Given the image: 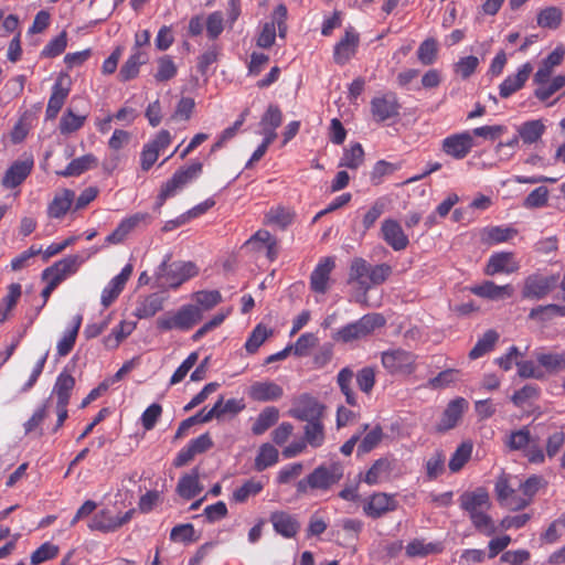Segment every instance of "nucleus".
<instances>
[{"mask_svg":"<svg viewBox=\"0 0 565 565\" xmlns=\"http://www.w3.org/2000/svg\"><path fill=\"white\" fill-rule=\"evenodd\" d=\"M343 477V466L340 462L320 465L306 478L296 484L299 497L307 494L310 490L328 491Z\"/></svg>","mask_w":565,"mask_h":565,"instance_id":"f257e3e1","label":"nucleus"},{"mask_svg":"<svg viewBox=\"0 0 565 565\" xmlns=\"http://www.w3.org/2000/svg\"><path fill=\"white\" fill-rule=\"evenodd\" d=\"M203 318L202 309L196 305H184L177 311H168L157 319V328L161 331L173 329L188 331Z\"/></svg>","mask_w":565,"mask_h":565,"instance_id":"f03ea898","label":"nucleus"},{"mask_svg":"<svg viewBox=\"0 0 565 565\" xmlns=\"http://www.w3.org/2000/svg\"><path fill=\"white\" fill-rule=\"evenodd\" d=\"M385 322V318L382 315L367 313L339 329L332 334V339L343 343L361 340L373 333L375 329L383 327Z\"/></svg>","mask_w":565,"mask_h":565,"instance_id":"7ed1b4c3","label":"nucleus"},{"mask_svg":"<svg viewBox=\"0 0 565 565\" xmlns=\"http://www.w3.org/2000/svg\"><path fill=\"white\" fill-rule=\"evenodd\" d=\"M170 255L158 267L157 279L161 286L168 285L178 288L182 282L198 274V268L192 262L169 263Z\"/></svg>","mask_w":565,"mask_h":565,"instance_id":"20e7f679","label":"nucleus"},{"mask_svg":"<svg viewBox=\"0 0 565 565\" xmlns=\"http://www.w3.org/2000/svg\"><path fill=\"white\" fill-rule=\"evenodd\" d=\"M203 164L194 161L186 167L178 169L171 179L163 184V196H173L179 190L195 180L202 172Z\"/></svg>","mask_w":565,"mask_h":565,"instance_id":"39448f33","label":"nucleus"},{"mask_svg":"<svg viewBox=\"0 0 565 565\" xmlns=\"http://www.w3.org/2000/svg\"><path fill=\"white\" fill-rule=\"evenodd\" d=\"M382 364L391 374H411L415 355L402 349L385 351L382 353Z\"/></svg>","mask_w":565,"mask_h":565,"instance_id":"423d86ee","label":"nucleus"},{"mask_svg":"<svg viewBox=\"0 0 565 565\" xmlns=\"http://www.w3.org/2000/svg\"><path fill=\"white\" fill-rule=\"evenodd\" d=\"M558 277L555 275H530L524 280L522 297L526 299H541L550 294L556 287Z\"/></svg>","mask_w":565,"mask_h":565,"instance_id":"0eeeda50","label":"nucleus"},{"mask_svg":"<svg viewBox=\"0 0 565 565\" xmlns=\"http://www.w3.org/2000/svg\"><path fill=\"white\" fill-rule=\"evenodd\" d=\"M399 109L401 105L396 94L393 92L375 96L371 100V114L377 122L398 117Z\"/></svg>","mask_w":565,"mask_h":565,"instance_id":"6e6552de","label":"nucleus"},{"mask_svg":"<svg viewBox=\"0 0 565 565\" xmlns=\"http://www.w3.org/2000/svg\"><path fill=\"white\" fill-rule=\"evenodd\" d=\"M473 146L472 135L465 131L446 137L441 142V151L456 160H461L468 156Z\"/></svg>","mask_w":565,"mask_h":565,"instance_id":"1a4fd4ad","label":"nucleus"},{"mask_svg":"<svg viewBox=\"0 0 565 565\" xmlns=\"http://www.w3.org/2000/svg\"><path fill=\"white\" fill-rule=\"evenodd\" d=\"M83 259L78 255L67 256L42 271V279L55 280L60 285L68 275L77 271Z\"/></svg>","mask_w":565,"mask_h":565,"instance_id":"9d476101","label":"nucleus"},{"mask_svg":"<svg viewBox=\"0 0 565 565\" xmlns=\"http://www.w3.org/2000/svg\"><path fill=\"white\" fill-rule=\"evenodd\" d=\"M398 507L394 495L379 492L372 494L363 507V512L372 518L380 519L388 512L395 511Z\"/></svg>","mask_w":565,"mask_h":565,"instance_id":"9b49d317","label":"nucleus"},{"mask_svg":"<svg viewBox=\"0 0 565 565\" xmlns=\"http://www.w3.org/2000/svg\"><path fill=\"white\" fill-rule=\"evenodd\" d=\"M460 508L472 515L491 508V501L488 491L484 488H477L473 491L463 492L460 498Z\"/></svg>","mask_w":565,"mask_h":565,"instance_id":"f8f14e48","label":"nucleus"},{"mask_svg":"<svg viewBox=\"0 0 565 565\" xmlns=\"http://www.w3.org/2000/svg\"><path fill=\"white\" fill-rule=\"evenodd\" d=\"M381 236L396 252L404 250L409 244L401 224L393 218H386L382 222Z\"/></svg>","mask_w":565,"mask_h":565,"instance_id":"ddd939ff","label":"nucleus"},{"mask_svg":"<svg viewBox=\"0 0 565 565\" xmlns=\"http://www.w3.org/2000/svg\"><path fill=\"white\" fill-rule=\"evenodd\" d=\"M151 222L149 213H136L124 218L116 230L106 237L108 244H119L125 241L127 235L140 225H147Z\"/></svg>","mask_w":565,"mask_h":565,"instance_id":"4468645a","label":"nucleus"},{"mask_svg":"<svg viewBox=\"0 0 565 565\" xmlns=\"http://www.w3.org/2000/svg\"><path fill=\"white\" fill-rule=\"evenodd\" d=\"M323 411L324 406L316 398L305 395L299 399L298 405L289 411V414L302 422H313L321 419Z\"/></svg>","mask_w":565,"mask_h":565,"instance_id":"2eb2a0df","label":"nucleus"},{"mask_svg":"<svg viewBox=\"0 0 565 565\" xmlns=\"http://www.w3.org/2000/svg\"><path fill=\"white\" fill-rule=\"evenodd\" d=\"M335 267L332 257H326L319 262L310 275V288L317 294H326L329 289L330 275Z\"/></svg>","mask_w":565,"mask_h":565,"instance_id":"dca6fc26","label":"nucleus"},{"mask_svg":"<svg viewBox=\"0 0 565 565\" xmlns=\"http://www.w3.org/2000/svg\"><path fill=\"white\" fill-rule=\"evenodd\" d=\"M359 42V34L352 26L348 28L344 36L334 46V62L339 65L345 64L355 54Z\"/></svg>","mask_w":565,"mask_h":565,"instance_id":"f3484780","label":"nucleus"},{"mask_svg":"<svg viewBox=\"0 0 565 565\" xmlns=\"http://www.w3.org/2000/svg\"><path fill=\"white\" fill-rule=\"evenodd\" d=\"M467 408L468 402L462 397H457L450 401L436 427L437 430L444 433L452 429L458 424Z\"/></svg>","mask_w":565,"mask_h":565,"instance_id":"a211bd4d","label":"nucleus"},{"mask_svg":"<svg viewBox=\"0 0 565 565\" xmlns=\"http://www.w3.org/2000/svg\"><path fill=\"white\" fill-rule=\"evenodd\" d=\"M132 265L127 264L120 271L119 275L114 277L109 284L104 288L102 294V305L107 308L109 307L124 290V287L132 274Z\"/></svg>","mask_w":565,"mask_h":565,"instance_id":"6ab92c4d","label":"nucleus"},{"mask_svg":"<svg viewBox=\"0 0 565 565\" xmlns=\"http://www.w3.org/2000/svg\"><path fill=\"white\" fill-rule=\"evenodd\" d=\"M33 164L34 161L31 157L13 162L2 179L3 186L13 189L20 185L31 173Z\"/></svg>","mask_w":565,"mask_h":565,"instance_id":"aec40b11","label":"nucleus"},{"mask_svg":"<svg viewBox=\"0 0 565 565\" xmlns=\"http://www.w3.org/2000/svg\"><path fill=\"white\" fill-rule=\"evenodd\" d=\"M269 520L274 530L286 539L295 537L300 530V523L296 516L285 511L273 512Z\"/></svg>","mask_w":565,"mask_h":565,"instance_id":"412c9836","label":"nucleus"},{"mask_svg":"<svg viewBox=\"0 0 565 565\" xmlns=\"http://www.w3.org/2000/svg\"><path fill=\"white\" fill-rule=\"evenodd\" d=\"M282 394V387L271 381L255 382L248 388L249 398L256 402L277 401Z\"/></svg>","mask_w":565,"mask_h":565,"instance_id":"4be33fe9","label":"nucleus"},{"mask_svg":"<svg viewBox=\"0 0 565 565\" xmlns=\"http://www.w3.org/2000/svg\"><path fill=\"white\" fill-rule=\"evenodd\" d=\"M519 269L513 253L502 252L493 254L487 264L484 273L493 276L499 273L512 274Z\"/></svg>","mask_w":565,"mask_h":565,"instance_id":"5701e85b","label":"nucleus"},{"mask_svg":"<svg viewBox=\"0 0 565 565\" xmlns=\"http://www.w3.org/2000/svg\"><path fill=\"white\" fill-rule=\"evenodd\" d=\"M471 291L481 298L502 300L512 297L514 288L511 285L498 286L493 281L487 280L481 285L472 287Z\"/></svg>","mask_w":565,"mask_h":565,"instance_id":"b1692460","label":"nucleus"},{"mask_svg":"<svg viewBox=\"0 0 565 565\" xmlns=\"http://www.w3.org/2000/svg\"><path fill=\"white\" fill-rule=\"evenodd\" d=\"M370 265L365 259L358 257L352 260L349 271L348 282L358 284L364 294L371 289V284L369 282Z\"/></svg>","mask_w":565,"mask_h":565,"instance_id":"393cba45","label":"nucleus"},{"mask_svg":"<svg viewBox=\"0 0 565 565\" xmlns=\"http://www.w3.org/2000/svg\"><path fill=\"white\" fill-rule=\"evenodd\" d=\"M199 477L198 468H193L190 473L181 477L177 486L178 494L185 500L196 497L203 490Z\"/></svg>","mask_w":565,"mask_h":565,"instance_id":"a878e982","label":"nucleus"},{"mask_svg":"<svg viewBox=\"0 0 565 565\" xmlns=\"http://www.w3.org/2000/svg\"><path fill=\"white\" fill-rule=\"evenodd\" d=\"M531 72L532 66L526 63L519 70L515 75L507 77L500 85V96L502 98H508L513 93L522 88Z\"/></svg>","mask_w":565,"mask_h":565,"instance_id":"bb28decb","label":"nucleus"},{"mask_svg":"<svg viewBox=\"0 0 565 565\" xmlns=\"http://www.w3.org/2000/svg\"><path fill=\"white\" fill-rule=\"evenodd\" d=\"M564 53L565 52L562 47H557L543 60L540 68L534 75V82L536 84H546L548 82L554 67L562 63Z\"/></svg>","mask_w":565,"mask_h":565,"instance_id":"cd10ccee","label":"nucleus"},{"mask_svg":"<svg viewBox=\"0 0 565 565\" xmlns=\"http://www.w3.org/2000/svg\"><path fill=\"white\" fill-rule=\"evenodd\" d=\"M75 193L72 190L65 189L62 193L56 194L52 202L49 204L47 214L50 217L60 218L66 214L74 200Z\"/></svg>","mask_w":565,"mask_h":565,"instance_id":"c85d7f7f","label":"nucleus"},{"mask_svg":"<svg viewBox=\"0 0 565 565\" xmlns=\"http://www.w3.org/2000/svg\"><path fill=\"white\" fill-rule=\"evenodd\" d=\"M96 166L97 158L89 153L72 160L64 170L57 171L56 173L62 177L81 175Z\"/></svg>","mask_w":565,"mask_h":565,"instance_id":"c756f323","label":"nucleus"},{"mask_svg":"<svg viewBox=\"0 0 565 565\" xmlns=\"http://www.w3.org/2000/svg\"><path fill=\"white\" fill-rule=\"evenodd\" d=\"M393 469L392 461L387 458L377 459L366 471L364 482L372 486L387 478Z\"/></svg>","mask_w":565,"mask_h":565,"instance_id":"7c9ffc66","label":"nucleus"},{"mask_svg":"<svg viewBox=\"0 0 565 565\" xmlns=\"http://www.w3.org/2000/svg\"><path fill=\"white\" fill-rule=\"evenodd\" d=\"M163 308V298L159 294L146 297L136 308L135 316L139 319L153 317Z\"/></svg>","mask_w":565,"mask_h":565,"instance_id":"2f4dec72","label":"nucleus"},{"mask_svg":"<svg viewBox=\"0 0 565 565\" xmlns=\"http://www.w3.org/2000/svg\"><path fill=\"white\" fill-rule=\"evenodd\" d=\"M68 95V88H63L60 82H56L52 88L47 107H46V119H54L58 111L62 109Z\"/></svg>","mask_w":565,"mask_h":565,"instance_id":"473e14b6","label":"nucleus"},{"mask_svg":"<svg viewBox=\"0 0 565 565\" xmlns=\"http://www.w3.org/2000/svg\"><path fill=\"white\" fill-rule=\"evenodd\" d=\"M279 418V411L274 406H269L264 408L260 414L257 416L255 423L253 424L252 431L254 435H262L268 428L277 423Z\"/></svg>","mask_w":565,"mask_h":565,"instance_id":"72a5a7b5","label":"nucleus"},{"mask_svg":"<svg viewBox=\"0 0 565 565\" xmlns=\"http://www.w3.org/2000/svg\"><path fill=\"white\" fill-rule=\"evenodd\" d=\"M147 62V55L140 51L135 52L120 67L119 79L122 82L135 78L139 73V66Z\"/></svg>","mask_w":565,"mask_h":565,"instance_id":"f704fd0d","label":"nucleus"},{"mask_svg":"<svg viewBox=\"0 0 565 565\" xmlns=\"http://www.w3.org/2000/svg\"><path fill=\"white\" fill-rule=\"evenodd\" d=\"M75 386V379L63 371L56 379L53 393L56 395L57 402L70 403L71 393Z\"/></svg>","mask_w":565,"mask_h":565,"instance_id":"c9c22d12","label":"nucleus"},{"mask_svg":"<svg viewBox=\"0 0 565 565\" xmlns=\"http://www.w3.org/2000/svg\"><path fill=\"white\" fill-rule=\"evenodd\" d=\"M136 329V322L121 321L111 333L104 338V345L107 349H116L120 342Z\"/></svg>","mask_w":565,"mask_h":565,"instance_id":"e433bc0d","label":"nucleus"},{"mask_svg":"<svg viewBox=\"0 0 565 565\" xmlns=\"http://www.w3.org/2000/svg\"><path fill=\"white\" fill-rule=\"evenodd\" d=\"M499 339V334L494 330H488L483 333V335L477 341L475 347L469 352V358L471 360H476L490 352L494 344Z\"/></svg>","mask_w":565,"mask_h":565,"instance_id":"4c0bfd02","label":"nucleus"},{"mask_svg":"<svg viewBox=\"0 0 565 565\" xmlns=\"http://www.w3.org/2000/svg\"><path fill=\"white\" fill-rule=\"evenodd\" d=\"M81 324L82 316L77 315L74 318L72 329L67 330L63 338L57 342V354L60 356H66L73 350Z\"/></svg>","mask_w":565,"mask_h":565,"instance_id":"58836bf2","label":"nucleus"},{"mask_svg":"<svg viewBox=\"0 0 565 565\" xmlns=\"http://www.w3.org/2000/svg\"><path fill=\"white\" fill-rule=\"evenodd\" d=\"M278 450L273 445H262L255 458V469L257 471H263L275 465L278 461Z\"/></svg>","mask_w":565,"mask_h":565,"instance_id":"ea45409f","label":"nucleus"},{"mask_svg":"<svg viewBox=\"0 0 565 565\" xmlns=\"http://www.w3.org/2000/svg\"><path fill=\"white\" fill-rule=\"evenodd\" d=\"M441 552V546L438 543H425L423 540H414L406 546V554L409 557H425L430 554Z\"/></svg>","mask_w":565,"mask_h":565,"instance_id":"a19ab883","label":"nucleus"},{"mask_svg":"<svg viewBox=\"0 0 565 565\" xmlns=\"http://www.w3.org/2000/svg\"><path fill=\"white\" fill-rule=\"evenodd\" d=\"M364 161V150L361 143L356 142L349 149L344 150L343 157L340 161L339 167H345L349 169H358Z\"/></svg>","mask_w":565,"mask_h":565,"instance_id":"79ce46f5","label":"nucleus"},{"mask_svg":"<svg viewBox=\"0 0 565 565\" xmlns=\"http://www.w3.org/2000/svg\"><path fill=\"white\" fill-rule=\"evenodd\" d=\"M438 43L434 38L423 41L417 50V58L423 65H431L437 60Z\"/></svg>","mask_w":565,"mask_h":565,"instance_id":"37998d69","label":"nucleus"},{"mask_svg":"<svg viewBox=\"0 0 565 565\" xmlns=\"http://www.w3.org/2000/svg\"><path fill=\"white\" fill-rule=\"evenodd\" d=\"M305 439L311 447H320L324 440V429L321 419L307 422L305 426Z\"/></svg>","mask_w":565,"mask_h":565,"instance_id":"c03bdc74","label":"nucleus"},{"mask_svg":"<svg viewBox=\"0 0 565 565\" xmlns=\"http://www.w3.org/2000/svg\"><path fill=\"white\" fill-rule=\"evenodd\" d=\"M353 379V372L349 367H343L337 376L338 385L345 396V401L349 405L355 406L356 405V397L351 388V382Z\"/></svg>","mask_w":565,"mask_h":565,"instance_id":"a18cd8bd","label":"nucleus"},{"mask_svg":"<svg viewBox=\"0 0 565 565\" xmlns=\"http://www.w3.org/2000/svg\"><path fill=\"white\" fill-rule=\"evenodd\" d=\"M562 20L563 12L555 7L546 8L537 15V24L542 28L556 29L561 25Z\"/></svg>","mask_w":565,"mask_h":565,"instance_id":"49530a36","label":"nucleus"},{"mask_svg":"<svg viewBox=\"0 0 565 565\" xmlns=\"http://www.w3.org/2000/svg\"><path fill=\"white\" fill-rule=\"evenodd\" d=\"M292 220L294 213L281 206L271 209L265 215V222L267 224L277 225L280 228H286L289 224H291Z\"/></svg>","mask_w":565,"mask_h":565,"instance_id":"de8ad7c7","label":"nucleus"},{"mask_svg":"<svg viewBox=\"0 0 565 565\" xmlns=\"http://www.w3.org/2000/svg\"><path fill=\"white\" fill-rule=\"evenodd\" d=\"M88 527L100 532L115 531L117 530L116 518L111 516L108 511H100L94 515Z\"/></svg>","mask_w":565,"mask_h":565,"instance_id":"09e8293b","label":"nucleus"},{"mask_svg":"<svg viewBox=\"0 0 565 565\" xmlns=\"http://www.w3.org/2000/svg\"><path fill=\"white\" fill-rule=\"evenodd\" d=\"M21 296V286L19 284H11L9 286L8 295L3 298L0 305V322H4L8 319L9 312L17 305Z\"/></svg>","mask_w":565,"mask_h":565,"instance_id":"8fccbe9b","label":"nucleus"},{"mask_svg":"<svg viewBox=\"0 0 565 565\" xmlns=\"http://www.w3.org/2000/svg\"><path fill=\"white\" fill-rule=\"evenodd\" d=\"M544 131V125L540 120L524 122L519 129L520 137L525 143L536 142Z\"/></svg>","mask_w":565,"mask_h":565,"instance_id":"3c124183","label":"nucleus"},{"mask_svg":"<svg viewBox=\"0 0 565 565\" xmlns=\"http://www.w3.org/2000/svg\"><path fill=\"white\" fill-rule=\"evenodd\" d=\"M157 63L158 71L154 74V78L157 82H167L172 79L177 75L178 68L174 62L172 61L171 56H160Z\"/></svg>","mask_w":565,"mask_h":565,"instance_id":"603ef678","label":"nucleus"},{"mask_svg":"<svg viewBox=\"0 0 565 565\" xmlns=\"http://www.w3.org/2000/svg\"><path fill=\"white\" fill-rule=\"evenodd\" d=\"M469 518L476 530L487 536L493 535L498 530L487 511L472 514Z\"/></svg>","mask_w":565,"mask_h":565,"instance_id":"864d4df0","label":"nucleus"},{"mask_svg":"<svg viewBox=\"0 0 565 565\" xmlns=\"http://www.w3.org/2000/svg\"><path fill=\"white\" fill-rule=\"evenodd\" d=\"M86 116L75 115L71 109H67L60 120V131L62 135L72 134L84 125Z\"/></svg>","mask_w":565,"mask_h":565,"instance_id":"5fc2aeb1","label":"nucleus"},{"mask_svg":"<svg viewBox=\"0 0 565 565\" xmlns=\"http://www.w3.org/2000/svg\"><path fill=\"white\" fill-rule=\"evenodd\" d=\"M271 333L265 326L257 324L245 343L246 351L255 353Z\"/></svg>","mask_w":565,"mask_h":565,"instance_id":"6e6d98bb","label":"nucleus"},{"mask_svg":"<svg viewBox=\"0 0 565 565\" xmlns=\"http://www.w3.org/2000/svg\"><path fill=\"white\" fill-rule=\"evenodd\" d=\"M471 451L472 445L470 443H462L451 456L448 465L449 469L452 472L459 471L469 460Z\"/></svg>","mask_w":565,"mask_h":565,"instance_id":"4d7b16f0","label":"nucleus"},{"mask_svg":"<svg viewBox=\"0 0 565 565\" xmlns=\"http://www.w3.org/2000/svg\"><path fill=\"white\" fill-rule=\"evenodd\" d=\"M383 430L380 425H376L370 430L361 440L358 446V455H364L373 450L383 438Z\"/></svg>","mask_w":565,"mask_h":565,"instance_id":"13d9d810","label":"nucleus"},{"mask_svg":"<svg viewBox=\"0 0 565 565\" xmlns=\"http://www.w3.org/2000/svg\"><path fill=\"white\" fill-rule=\"evenodd\" d=\"M67 46V33L62 31L56 38L51 40L41 52L42 57H55L62 54Z\"/></svg>","mask_w":565,"mask_h":565,"instance_id":"bf43d9fd","label":"nucleus"},{"mask_svg":"<svg viewBox=\"0 0 565 565\" xmlns=\"http://www.w3.org/2000/svg\"><path fill=\"white\" fill-rule=\"evenodd\" d=\"M282 122V113L278 105L270 104L263 114L259 126L262 128L277 129Z\"/></svg>","mask_w":565,"mask_h":565,"instance_id":"052dcab7","label":"nucleus"},{"mask_svg":"<svg viewBox=\"0 0 565 565\" xmlns=\"http://www.w3.org/2000/svg\"><path fill=\"white\" fill-rule=\"evenodd\" d=\"M539 87L535 89L534 95L542 102L547 100L553 94L561 89L565 85V76H556L552 82L546 84H537Z\"/></svg>","mask_w":565,"mask_h":565,"instance_id":"680f3d73","label":"nucleus"},{"mask_svg":"<svg viewBox=\"0 0 565 565\" xmlns=\"http://www.w3.org/2000/svg\"><path fill=\"white\" fill-rule=\"evenodd\" d=\"M263 490V483L248 480L233 492V500L237 503L245 502L250 495H256Z\"/></svg>","mask_w":565,"mask_h":565,"instance_id":"e2e57ef3","label":"nucleus"},{"mask_svg":"<svg viewBox=\"0 0 565 565\" xmlns=\"http://www.w3.org/2000/svg\"><path fill=\"white\" fill-rule=\"evenodd\" d=\"M532 441L530 430L522 428L511 433L507 445L512 450H524Z\"/></svg>","mask_w":565,"mask_h":565,"instance_id":"0e129e2a","label":"nucleus"},{"mask_svg":"<svg viewBox=\"0 0 565 565\" xmlns=\"http://www.w3.org/2000/svg\"><path fill=\"white\" fill-rule=\"evenodd\" d=\"M58 553V547L50 542L43 543L31 554V564L39 565L45 561L54 558Z\"/></svg>","mask_w":565,"mask_h":565,"instance_id":"69168bd1","label":"nucleus"},{"mask_svg":"<svg viewBox=\"0 0 565 565\" xmlns=\"http://www.w3.org/2000/svg\"><path fill=\"white\" fill-rule=\"evenodd\" d=\"M194 299L199 306L209 310L222 301V296L217 290H202L194 295Z\"/></svg>","mask_w":565,"mask_h":565,"instance_id":"338daca9","label":"nucleus"},{"mask_svg":"<svg viewBox=\"0 0 565 565\" xmlns=\"http://www.w3.org/2000/svg\"><path fill=\"white\" fill-rule=\"evenodd\" d=\"M356 383L359 388L365 393L370 394L375 384V371L371 366H365L361 369L356 374Z\"/></svg>","mask_w":565,"mask_h":565,"instance_id":"774afa93","label":"nucleus"}]
</instances>
